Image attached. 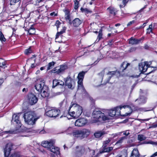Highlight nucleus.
<instances>
[{
	"label": "nucleus",
	"instance_id": "1",
	"mask_svg": "<svg viewBox=\"0 0 157 157\" xmlns=\"http://www.w3.org/2000/svg\"><path fill=\"white\" fill-rule=\"evenodd\" d=\"M102 111L103 112L97 110H94L93 112L92 123L108 120L109 119V117L107 116L108 115L111 117H113L116 114V112L114 108L110 110L103 109Z\"/></svg>",
	"mask_w": 157,
	"mask_h": 157
},
{
	"label": "nucleus",
	"instance_id": "2",
	"mask_svg": "<svg viewBox=\"0 0 157 157\" xmlns=\"http://www.w3.org/2000/svg\"><path fill=\"white\" fill-rule=\"evenodd\" d=\"M83 110V109L82 106L73 102H72L69 107L68 113L71 117L76 119L81 115Z\"/></svg>",
	"mask_w": 157,
	"mask_h": 157
},
{
	"label": "nucleus",
	"instance_id": "3",
	"mask_svg": "<svg viewBox=\"0 0 157 157\" xmlns=\"http://www.w3.org/2000/svg\"><path fill=\"white\" fill-rule=\"evenodd\" d=\"M35 89L39 92H41V95L44 98L47 97L49 95L48 87L44 85V81L42 79L37 80L35 85Z\"/></svg>",
	"mask_w": 157,
	"mask_h": 157
},
{
	"label": "nucleus",
	"instance_id": "4",
	"mask_svg": "<svg viewBox=\"0 0 157 157\" xmlns=\"http://www.w3.org/2000/svg\"><path fill=\"white\" fill-rule=\"evenodd\" d=\"M89 153L92 157L95 154L94 150H90L89 148L86 146H78L75 147V152H74L75 157H81L83 155Z\"/></svg>",
	"mask_w": 157,
	"mask_h": 157
},
{
	"label": "nucleus",
	"instance_id": "5",
	"mask_svg": "<svg viewBox=\"0 0 157 157\" xmlns=\"http://www.w3.org/2000/svg\"><path fill=\"white\" fill-rule=\"evenodd\" d=\"M21 113H18L17 114H14L13 115V118L12 120V122L16 125V129L15 130H10L7 131H5L4 133L5 134H16L19 132L18 129L20 128L21 124V123L19 120V117Z\"/></svg>",
	"mask_w": 157,
	"mask_h": 157
},
{
	"label": "nucleus",
	"instance_id": "6",
	"mask_svg": "<svg viewBox=\"0 0 157 157\" xmlns=\"http://www.w3.org/2000/svg\"><path fill=\"white\" fill-rule=\"evenodd\" d=\"M34 113L33 112L29 111L24 113V118L25 122L28 124L33 125L35 124L36 121L40 117H34Z\"/></svg>",
	"mask_w": 157,
	"mask_h": 157
},
{
	"label": "nucleus",
	"instance_id": "7",
	"mask_svg": "<svg viewBox=\"0 0 157 157\" xmlns=\"http://www.w3.org/2000/svg\"><path fill=\"white\" fill-rule=\"evenodd\" d=\"M90 131L86 129L81 130H77L73 131L72 132L73 135L75 137L83 138L87 137L90 134Z\"/></svg>",
	"mask_w": 157,
	"mask_h": 157
},
{
	"label": "nucleus",
	"instance_id": "8",
	"mask_svg": "<svg viewBox=\"0 0 157 157\" xmlns=\"http://www.w3.org/2000/svg\"><path fill=\"white\" fill-rule=\"evenodd\" d=\"M60 114V110L55 108L48 107L45 109L46 115L50 117H56Z\"/></svg>",
	"mask_w": 157,
	"mask_h": 157
},
{
	"label": "nucleus",
	"instance_id": "9",
	"mask_svg": "<svg viewBox=\"0 0 157 157\" xmlns=\"http://www.w3.org/2000/svg\"><path fill=\"white\" fill-rule=\"evenodd\" d=\"M13 144L11 143L7 144L4 148V154L5 157H8L11 150ZM9 157H21L18 154L14 153L11 155Z\"/></svg>",
	"mask_w": 157,
	"mask_h": 157
},
{
	"label": "nucleus",
	"instance_id": "10",
	"mask_svg": "<svg viewBox=\"0 0 157 157\" xmlns=\"http://www.w3.org/2000/svg\"><path fill=\"white\" fill-rule=\"evenodd\" d=\"M85 73L86 72L82 71L80 72L78 75L77 78L78 79V90H84L83 80Z\"/></svg>",
	"mask_w": 157,
	"mask_h": 157
},
{
	"label": "nucleus",
	"instance_id": "11",
	"mask_svg": "<svg viewBox=\"0 0 157 157\" xmlns=\"http://www.w3.org/2000/svg\"><path fill=\"white\" fill-rule=\"evenodd\" d=\"M67 68V66L66 65H61L60 66L56 67L52 71L54 73L59 74L63 72Z\"/></svg>",
	"mask_w": 157,
	"mask_h": 157
},
{
	"label": "nucleus",
	"instance_id": "12",
	"mask_svg": "<svg viewBox=\"0 0 157 157\" xmlns=\"http://www.w3.org/2000/svg\"><path fill=\"white\" fill-rule=\"evenodd\" d=\"M87 122V120L84 118H79L75 122V125L82 127L85 125Z\"/></svg>",
	"mask_w": 157,
	"mask_h": 157
},
{
	"label": "nucleus",
	"instance_id": "13",
	"mask_svg": "<svg viewBox=\"0 0 157 157\" xmlns=\"http://www.w3.org/2000/svg\"><path fill=\"white\" fill-rule=\"evenodd\" d=\"M28 99L29 103L33 105L36 103L38 101V98L36 96L32 93L28 95Z\"/></svg>",
	"mask_w": 157,
	"mask_h": 157
},
{
	"label": "nucleus",
	"instance_id": "14",
	"mask_svg": "<svg viewBox=\"0 0 157 157\" xmlns=\"http://www.w3.org/2000/svg\"><path fill=\"white\" fill-rule=\"evenodd\" d=\"M149 67L147 62H145L143 63L139 64V69L141 73L145 72Z\"/></svg>",
	"mask_w": 157,
	"mask_h": 157
},
{
	"label": "nucleus",
	"instance_id": "15",
	"mask_svg": "<svg viewBox=\"0 0 157 157\" xmlns=\"http://www.w3.org/2000/svg\"><path fill=\"white\" fill-rule=\"evenodd\" d=\"M55 141L53 140H50L49 141H45L42 142L41 145L44 147L47 148L48 149L52 146L55 143Z\"/></svg>",
	"mask_w": 157,
	"mask_h": 157
},
{
	"label": "nucleus",
	"instance_id": "16",
	"mask_svg": "<svg viewBox=\"0 0 157 157\" xmlns=\"http://www.w3.org/2000/svg\"><path fill=\"white\" fill-rule=\"evenodd\" d=\"M122 108L124 109H126V108H129V107L128 105H121L119 106H117L116 107L114 108L115 111L116 112V114L117 115H121V114L120 110Z\"/></svg>",
	"mask_w": 157,
	"mask_h": 157
},
{
	"label": "nucleus",
	"instance_id": "17",
	"mask_svg": "<svg viewBox=\"0 0 157 157\" xmlns=\"http://www.w3.org/2000/svg\"><path fill=\"white\" fill-rule=\"evenodd\" d=\"M53 145H52V146H51L49 150L56 155H59L60 154L59 148L57 147H55Z\"/></svg>",
	"mask_w": 157,
	"mask_h": 157
},
{
	"label": "nucleus",
	"instance_id": "18",
	"mask_svg": "<svg viewBox=\"0 0 157 157\" xmlns=\"http://www.w3.org/2000/svg\"><path fill=\"white\" fill-rule=\"evenodd\" d=\"M146 101L147 98L143 96H140L139 98L135 100V101H137L139 104L145 103Z\"/></svg>",
	"mask_w": 157,
	"mask_h": 157
},
{
	"label": "nucleus",
	"instance_id": "19",
	"mask_svg": "<svg viewBox=\"0 0 157 157\" xmlns=\"http://www.w3.org/2000/svg\"><path fill=\"white\" fill-rule=\"evenodd\" d=\"M117 72L116 71L109 72L107 74L108 78L106 83H108L110 79L115 75Z\"/></svg>",
	"mask_w": 157,
	"mask_h": 157
},
{
	"label": "nucleus",
	"instance_id": "20",
	"mask_svg": "<svg viewBox=\"0 0 157 157\" xmlns=\"http://www.w3.org/2000/svg\"><path fill=\"white\" fill-rule=\"evenodd\" d=\"M74 83V80L71 79L70 78H67L66 82L65 84L66 85L68 86L69 88H71L72 86V84Z\"/></svg>",
	"mask_w": 157,
	"mask_h": 157
},
{
	"label": "nucleus",
	"instance_id": "21",
	"mask_svg": "<svg viewBox=\"0 0 157 157\" xmlns=\"http://www.w3.org/2000/svg\"><path fill=\"white\" fill-rule=\"evenodd\" d=\"M140 39H137L131 37L129 40V44L132 45L136 44L140 42Z\"/></svg>",
	"mask_w": 157,
	"mask_h": 157
},
{
	"label": "nucleus",
	"instance_id": "22",
	"mask_svg": "<svg viewBox=\"0 0 157 157\" xmlns=\"http://www.w3.org/2000/svg\"><path fill=\"white\" fill-rule=\"evenodd\" d=\"M82 23V21L78 18H76L73 21V24L75 27H78Z\"/></svg>",
	"mask_w": 157,
	"mask_h": 157
},
{
	"label": "nucleus",
	"instance_id": "23",
	"mask_svg": "<svg viewBox=\"0 0 157 157\" xmlns=\"http://www.w3.org/2000/svg\"><path fill=\"white\" fill-rule=\"evenodd\" d=\"M107 10H108L110 14L114 15H115L117 14L118 11L117 9L113 7H109L107 8Z\"/></svg>",
	"mask_w": 157,
	"mask_h": 157
},
{
	"label": "nucleus",
	"instance_id": "24",
	"mask_svg": "<svg viewBox=\"0 0 157 157\" xmlns=\"http://www.w3.org/2000/svg\"><path fill=\"white\" fill-rule=\"evenodd\" d=\"M139 155L137 149L134 148L132 151L130 157H139Z\"/></svg>",
	"mask_w": 157,
	"mask_h": 157
},
{
	"label": "nucleus",
	"instance_id": "25",
	"mask_svg": "<svg viewBox=\"0 0 157 157\" xmlns=\"http://www.w3.org/2000/svg\"><path fill=\"white\" fill-rule=\"evenodd\" d=\"M113 148L112 147H106L103 148L102 150L100 151V153L101 154L105 152H109L113 149Z\"/></svg>",
	"mask_w": 157,
	"mask_h": 157
},
{
	"label": "nucleus",
	"instance_id": "26",
	"mask_svg": "<svg viewBox=\"0 0 157 157\" xmlns=\"http://www.w3.org/2000/svg\"><path fill=\"white\" fill-rule=\"evenodd\" d=\"M129 65H130V63H127L126 61H124L122 63L121 65V69L123 71L126 69Z\"/></svg>",
	"mask_w": 157,
	"mask_h": 157
},
{
	"label": "nucleus",
	"instance_id": "27",
	"mask_svg": "<svg viewBox=\"0 0 157 157\" xmlns=\"http://www.w3.org/2000/svg\"><path fill=\"white\" fill-rule=\"evenodd\" d=\"M105 133L103 131H99L94 133V136L96 138H99Z\"/></svg>",
	"mask_w": 157,
	"mask_h": 157
},
{
	"label": "nucleus",
	"instance_id": "28",
	"mask_svg": "<svg viewBox=\"0 0 157 157\" xmlns=\"http://www.w3.org/2000/svg\"><path fill=\"white\" fill-rule=\"evenodd\" d=\"M146 137L142 134H139L138 136V139L139 140L142 141L145 140Z\"/></svg>",
	"mask_w": 157,
	"mask_h": 157
},
{
	"label": "nucleus",
	"instance_id": "29",
	"mask_svg": "<svg viewBox=\"0 0 157 157\" xmlns=\"http://www.w3.org/2000/svg\"><path fill=\"white\" fill-rule=\"evenodd\" d=\"M110 141L111 140L109 139H108L107 140L104 141L103 144V148L107 147V146L109 145V144Z\"/></svg>",
	"mask_w": 157,
	"mask_h": 157
},
{
	"label": "nucleus",
	"instance_id": "30",
	"mask_svg": "<svg viewBox=\"0 0 157 157\" xmlns=\"http://www.w3.org/2000/svg\"><path fill=\"white\" fill-rule=\"evenodd\" d=\"M66 30L65 28H63V29L62 30H61L59 32H58L57 33L56 35V37L55 38V40H56L59 37V36L60 35L62 34L63 33H64L65 32V31Z\"/></svg>",
	"mask_w": 157,
	"mask_h": 157
},
{
	"label": "nucleus",
	"instance_id": "31",
	"mask_svg": "<svg viewBox=\"0 0 157 157\" xmlns=\"http://www.w3.org/2000/svg\"><path fill=\"white\" fill-rule=\"evenodd\" d=\"M6 64V62L5 60L0 59V67H2Z\"/></svg>",
	"mask_w": 157,
	"mask_h": 157
},
{
	"label": "nucleus",
	"instance_id": "32",
	"mask_svg": "<svg viewBox=\"0 0 157 157\" xmlns=\"http://www.w3.org/2000/svg\"><path fill=\"white\" fill-rule=\"evenodd\" d=\"M55 64V63L54 62H52L49 63L47 67V70H50L52 68L53 66Z\"/></svg>",
	"mask_w": 157,
	"mask_h": 157
},
{
	"label": "nucleus",
	"instance_id": "33",
	"mask_svg": "<svg viewBox=\"0 0 157 157\" xmlns=\"http://www.w3.org/2000/svg\"><path fill=\"white\" fill-rule=\"evenodd\" d=\"M152 24H151L149 25V28L147 29V33L150 34V33H152Z\"/></svg>",
	"mask_w": 157,
	"mask_h": 157
},
{
	"label": "nucleus",
	"instance_id": "34",
	"mask_svg": "<svg viewBox=\"0 0 157 157\" xmlns=\"http://www.w3.org/2000/svg\"><path fill=\"white\" fill-rule=\"evenodd\" d=\"M74 8L75 9L77 10L79 7V2L78 0H74Z\"/></svg>",
	"mask_w": 157,
	"mask_h": 157
},
{
	"label": "nucleus",
	"instance_id": "35",
	"mask_svg": "<svg viewBox=\"0 0 157 157\" xmlns=\"http://www.w3.org/2000/svg\"><path fill=\"white\" fill-rule=\"evenodd\" d=\"M0 40L2 42H4L6 41V38L1 31L0 32Z\"/></svg>",
	"mask_w": 157,
	"mask_h": 157
},
{
	"label": "nucleus",
	"instance_id": "36",
	"mask_svg": "<svg viewBox=\"0 0 157 157\" xmlns=\"http://www.w3.org/2000/svg\"><path fill=\"white\" fill-rule=\"evenodd\" d=\"M58 85V80L57 79H55L53 81L52 87L54 88L57 86Z\"/></svg>",
	"mask_w": 157,
	"mask_h": 157
},
{
	"label": "nucleus",
	"instance_id": "37",
	"mask_svg": "<svg viewBox=\"0 0 157 157\" xmlns=\"http://www.w3.org/2000/svg\"><path fill=\"white\" fill-rule=\"evenodd\" d=\"M108 53L110 54V55H109L108 56L110 58L113 59L115 57L116 53L115 52H113L112 51H110Z\"/></svg>",
	"mask_w": 157,
	"mask_h": 157
},
{
	"label": "nucleus",
	"instance_id": "38",
	"mask_svg": "<svg viewBox=\"0 0 157 157\" xmlns=\"http://www.w3.org/2000/svg\"><path fill=\"white\" fill-rule=\"evenodd\" d=\"M136 110L138 112L147 111L149 110H146V108H137L136 109Z\"/></svg>",
	"mask_w": 157,
	"mask_h": 157
},
{
	"label": "nucleus",
	"instance_id": "39",
	"mask_svg": "<svg viewBox=\"0 0 157 157\" xmlns=\"http://www.w3.org/2000/svg\"><path fill=\"white\" fill-rule=\"evenodd\" d=\"M35 30L34 28H30L29 30L28 33L30 35L33 34L35 33Z\"/></svg>",
	"mask_w": 157,
	"mask_h": 157
},
{
	"label": "nucleus",
	"instance_id": "40",
	"mask_svg": "<svg viewBox=\"0 0 157 157\" xmlns=\"http://www.w3.org/2000/svg\"><path fill=\"white\" fill-rule=\"evenodd\" d=\"M126 138V136H123L121 137L120 140L117 141L116 143L117 144L121 143Z\"/></svg>",
	"mask_w": 157,
	"mask_h": 157
},
{
	"label": "nucleus",
	"instance_id": "41",
	"mask_svg": "<svg viewBox=\"0 0 157 157\" xmlns=\"http://www.w3.org/2000/svg\"><path fill=\"white\" fill-rule=\"evenodd\" d=\"M32 52V51L30 48H29L25 50V53L26 55H28L29 54L31 53Z\"/></svg>",
	"mask_w": 157,
	"mask_h": 157
},
{
	"label": "nucleus",
	"instance_id": "42",
	"mask_svg": "<svg viewBox=\"0 0 157 157\" xmlns=\"http://www.w3.org/2000/svg\"><path fill=\"white\" fill-rule=\"evenodd\" d=\"M19 1L18 0H10V4L11 5H14Z\"/></svg>",
	"mask_w": 157,
	"mask_h": 157
},
{
	"label": "nucleus",
	"instance_id": "43",
	"mask_svg": "<svg viewBox=\"0 0 157 157\" xmlns=\"http://www.w3.org/2000/svg\"><path fill=\"white\" fill-rule=\"evenodd\" d=\"M102 34L101 33V32H99L98 33V36L97 39L96 40H98V42L99 41V40L102 38Z\"/></svg>",
	"mask_w": 157,
	"mask_h": 157
},
{
	"label": "nucleus",
	"instance_id": "44",
	"mask_svg": "<svg viewBox=\"0 0 157 157\" xmlns=\"http://www.w3.org/2000/svg\"><path fill=\"white\" fill-rule=\"evenodd\" d=\"M61 24V23L60 22L58 21L57 20L55 23V25L57 27V30H58L59 28V25Z\"/></svg>",
	"mask_w": 157,
	"mask_h": 157
},
{
	"label": "nucleus",
	"instance_id": "45",
	"mask_svg": "<svg viewBox=\"0 0 157 157\" xmlns=\"http://www.w3.org/2000/svg\"><path fill=\"white\" fill-rule=\"evenodd\" d=\"M143 144H154V142L151 140H149V141H144Z\"/></svg>",
	"mask_w": 157,
	"mask_h": 157
},
{
	"label": "nucleus",
	"instance_id": "46",
	"mask_svg": "<svg viewBox=\"0 0 157 157\" xmlns=\"http://www.w3.org/2000/svg\"><path fill=\"white\" fill-rule=\"evenodd\" d=\"M58 80V85L63 86L64 85V82L60 80Z\"/></svg>",
	"mask_w": 157,
	"mask_h": 157
},
{
	"label": "nucleus",
	"instance_id": "47",
	"mask_svg": "<svg viewBox=\"0 0 157 157\" xmlns=\"http://www.w3.org/2000/svg\"><path fill=\"white\" fill-rule=\"evenodd\" d=\"M116 157H127V154L126 153H124L122 154H119Z\"/></svg>",
	"mask_w": 157,
	"mask_h": 157
},
{
	"label": "nucleus",
	"instance_id": "48",
	"mask_svg": "<svg viewBox=\"0 0 157 157\" xmlns=\"http://www.w3.org/2000/svg\"><path fill=\"white\" fill-rule=\"evenodd\" d=\"M80 10L82 12H87L88 11V10L86 8L84 9L82 7L80 9Z\"/></svg>",
	"mask_w": 157,
	"mask_h": 157
},
{
	"label": "nucleus",
	"instance_id": "49",
	"mask_svg": "<svg viewBox=\"0 0 157 157\" xmlns=\"http://www.w3.org/2000/svg\"><path fill=\"white\" fill-rule=\"evenodd\" d=\"M135 22V21L134 20H133L132 21H131L129 22L127 25V26H128L131 25L132 24H133Z\"/></svg>",
	"mask_w": 157,
	"mask_h": 157
},
{
	"label": "nucleus",
	"instance_id": "50",
	"mask_svg": "<svg viewBox=\"0 0 157 157\" xmlns=\"http://www.w3.org/2000/svg\"><path fill=\"white\" fill-rule=\"evenodd\" d=\"M128 0H123L122 3L124 6H125L126 4L128 3Z\"/></svg>",
	"mask_w": 157,
	"mask_h": 157
},
{
	"label": "nucleus",
	"instance_id": "51",
	"mask_svg": "<svg viewBox=\"0 0 157 157\" xmlns=\"http://www.w3.org/2000/svg\"><path fill=\"white\" fill-rule=\"evenodd\" d=\"M130 134L128 131H126L124 132L123 134L126 136H127Z\"/></svg>",
	"mask_w": 157,
	"mask_h": 157
},
{
	"label": "nucleus",
	"instance_id": "52",
	"mask_svg": "<svg viewBox=\"0 0 157 157\" xmlns=\"http://www.w3.org/2000/svg\"><path fill=\"white\" fill-rule=\"evenodd\" d=\"M50 15L51 16H55L57 15V13H56L54 12L51 13Z\"/></svg>",
	"mask_w": 157,
	"mask_h": 157
},
{
	"label": "nucleus",
	"instance_id": "53",
	"mask_svg": "<svg viewBox=\"0 0 157 157\" xmlns=\"http://www.w3.org/2000/svg\"><path fill=\"white\" fill-rule=\"evenodd\" d=\"M72 132L73 131V129L72 128L70 127L67 130V132H68V134H71V132H69V131Z\"/></svg>",
	"mask_w": 157,
	"mask_h": 157
},
{
	"label": "nucleus",
	"instance_id": "54",
	"mask_svg": "<svg viewBox=\"0 0 157 157\" xmlns=\"http://www.w3.org/2000/svg\"><path fill=\"white\" fill-rule=\"evenodd\" d=\"M151 157H157V152L153 154Z\"/></svg>",
	"mask_w": 157,
	"mask_h": 157
},
{
	"label": "nucleus",
	"instance_id": "55",
	"mask_svg": "<svg viewBox=\"0 0 157 157\" xmlns=\"http://www.w3.org/2000/svg\"><path fill=\"white\" fill-rule=\"evenodd\" d=\"M4 81L3 79H0V85H1L3 82Z\"/></svg>",
	"mask_w": 157,
	"mask_h": 157
},
{
	"label": "nucleus",
	"instance_id": "56",
	"mask_svg": "<svg viewBox=\"0 0 157 157\" xmlns=\"http://www.w3.org/2000/svg\"><path fill=\"white\" fill-rule=\"evenodd\" d=\"M147 23V22H146V23H144L143 25H142L141 26V27H140V28H144V27L146 25V24Z\"/></svg>",
	"mask_w": 157,
	"mask_h": 157
},
{
	"label": "nucleus",
	"instance_id": "57",
	"mask_svg": "<svg viewBox=\"0 0 157 157\" xmlns=\"http://www.w3.org/2000/svg\"><path fill=\"white\" fill-rule=\"evenodd\" d=\"M45 132L44 130H42L40 132V134H42L44 133Z\"/></svg>",
	"mask_w": 157,
	"mask_h": 157
},
{
	"label": "nucleus",
	"instance_id": "58",
	"mask_svg": "<svg viewBox=\"0 0 157 157\" xmlns=\"http://www.w3.org/2000/svg\"><path fill=\"white\" fill-rule=\"evenodd\" d=\"M131 114V113H127L123 115L124 116H128V115H129Z\"/></svg>",
	"mask_w": 157,
	"mask_h": 157
},
{
	"label": "nucleus",
	"instance_id": "59",
	"mask_svg": "<svg viewBox=\"0 0 157 157\" xmlns=\"http://www.w3.org/2000/svg\"><path fill=\"white\" fill-rule=\"evenodd\" d=\"M27 90V89H25V88H24L22 90V91L23 92H26Z\"/></svg>",
	"mask_w": 157,
	"mask_h": 157
},
{
	"label": "nucleus",
	"instance_id": "60",
	"mask_svg": "<svg viewBox=\"0 0 157 157\" xmlns=\"http://www.w3.org/2000/svg\"><path fill=\"white\" fill-rule=\"evenodd\" d=\"M148 119H144V120H142V119H139V120L140 121H148Z\"/></svg>",
	"mask_w": 157,
	"mask_h": 157
},
{
	"label": "nucleus",
	"instance_id": "61",
	"mask_svg": "<svg viewBox=\"0 0 157 157\" xmlns=\"http://www.w3.org/2000/svg\"><path fill=\"white\" fill-rule=\"evenodd\" d=\"M125 6H124V5H123H123H120L119 6L121 8H123V7H124Z\"/></svg>",
	"mask_w": 157,
	"mask_h": 157
},
{
	"label": "nucleus",
	"instance_id": "62",
	"mask_svg": "<svg viewBox=\"0 0 157 157\" xmlns=\"http://www.w3.org/2000/svg\"><path fill=\"white\" fill-rule=\"evenodd\" d=\"M44 69H45V67H40V70H41V71H42V70H43Z\"/></svg>",
	"mask_w": 157,
	"mask_h": 157
},
{
	"label": "nucleus",
	"instance_id": "63",
	"mask_svg": "<svg viewBox=\"0 0 157 157\" xmlns=\"http://www.w3.org/2000/svg\"><path fill=\"white\" fill-rule=\"evenodd\" d=\"M135 84H133L132 86L131 90H132L133 89H134V87L135 86Z\"/></svg>",
	"mask_w": 157,
	"mask_h": 157
},
{
	"label": "nucleus",
	"instance_id": "64",
	"mask_svg": "<svg viewBox=\"0 0 157 157\" xmlns=\"http://www.w3.org/2000/svg\"><path fill=\"white\" fill-rule=\"evenodd\" d=\"M65 18L66 19H69V16L68 15H67L66 17H65Z\"/></svg>",
	"mask_w": 157,
	"mask_h": 157
}]
</instances>
